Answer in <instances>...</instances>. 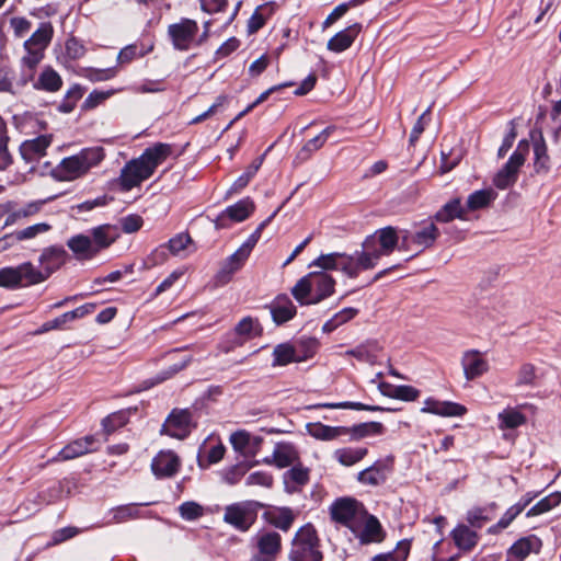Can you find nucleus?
Segmentation results:
<instances>
[{
	"label": "nucleus",
	"instance_id": "f257e3e1",
	"mask_svg": "<svg viewBox=\"0 0 561 561\" xmlns=\"http://www.w3.org/2000/svg\"><path fill=\"white\" fill-rule=\"evenodd\" d=\"M288 558L290 561L323 560V553L320 551V539L313 525L306 524L297 530L291 541Z\"/></svg>",
	"mask_w": 561,
	"mask_h": 561
},
{
	"label": "nucleus",
	"instance_id": "f03ea898",
	"mask_svg": "<svg viewBox=\"0 0 561 561\" xmlns=\"http://www.w3.org/2000/svg\"><path fill=\"white\" fill-rule=\"evenodd\" d=\"M69 259L68 252L62 245H50L45 248L39 255L38 262L42 270H37L31 262H28L30 276H33L36 284L43 283L48 279L56 271L66 264Z\"/></svg>",
	"mask_w": 561,
	"mask_h": 561
},
{
	"label": "nucleus",
	"instance_id": "7ed1b4c3",
	"mask_svg": "<svg viewBox=\"0 0 561 561\" xmlns=\"http://www.w3.org/2000/svg\"><path fill=\"white\" fill-rule=\"evenodd\" d=\"M196 427L188 409L174 408L165 419L160 433L176 439H185Z\"/></svg>",
	"mask_w": 561,
	"mask_h": 561
},
{
	"label": "nucleus",
	"instance_id": "20e7f679",
	"mask_svg": "<svg viewBox=\"0 0 561 561\" xmlns=\"http://www.w3.org/2000/svg\"><path fill=\"white\" fill-rule=\"evenodd\" d=\"M198 30V24L195 20L182 18L180 22L168 26V36L175 50L186 51L195 42Z\"/></svg>",
	"mask_w": 561,
	"mask_h": 561
},
{
	"label": "nucleus",
	"instance_id": "39448f33",
	"mask_svg": "<svg viewBox=\"0 0 561 561\" xmlns=\"http://www.w3.org/2000/svg\"><path fill=\"white\" fill-rule=\"evenodd\" d=\"M399 241L400 236L398 234V229L392 226H387L367 236L363 242V248L367 250L377 248L381 256L390 255L397 249Z\"/></svg>",
	"mask_w": 561,
	"mask_h": 561
},
{
	"label": "nucleus",
	"instance_id": "423d86ee",
	"mask_svg": "<svg viewBox=\"0 0 561 561\" xmlns=\"http://www.w3.org/2000/svg\"><path fill=\"white\" fill-rule=\"evenodd\" d=\"M255 210V204L252 198L245 197L236 204L228 206L214 220L217 230L230 227L229 221L241 222L248 219Z\"/></svg>",
	"mask_w": 561,
	"mask_h": 561
},
{
	"label": "nucleus",
	"instance_id": "0eeeda50",
	"mask_svg": "<svg viewBox=\"0 0 561 561\" xmlns=\"http://www.w3.org/2000/svg\"><path fill=\"white\" fill-rule=\"evenodd\" d=\"M252 503H234L225 508L224 522L240 531H247L256 519V511Z\"/></svg>",
	"mask_w": 561,
	"mask_h": 561
},
{
	"label": "nucleus",
	"instance_id": "6e6552de",
	"mask_svg": "<svg viewBox=\"0 0 561 561\" xmlns=\"http://www.w3.org/2000/svg\"><path fill=\"white\" fill-rule=\"evenodd\" d=\"M28 262L21 263L18 266H5L0 268V287L14 290L22 287L35 285L30 276Z\"/></svg>",
	"mask_w": 561,
	"mask_h": 561
},
{
	"label": "nucleus",
	"instance_id": "1a4fd4ad",
	"mask_svg": "<svg viewBox=\"0 0 561 561\" xmlns=\"http://www.w3.org/2000/svg\"><path fill=\"white\" fill-rule=\"evenodd\" d=\"M173 153V146L164 142H156L147 147L137 159L151 176L156 169Z\"/></svg>",
	"mask_w": 561,
	"mask_h": 561
},
{
	"label": "nucleus",
	"instance_id": "9d476101",
	"mask_svg": "<svg viewBox=\"0 0 561 561\" xmlns=\"http://www.w3.org/2000/svg\"><path fill=\"white\" fill-rule=\"evenodd\" d=\"M181 461L172 450L160 451L151 461V471L158 479L172 478L180 470Z\"/></svg>",
	"mask_w": 561,
	"mask_h": 561
},
{
	"label": "nucleus",
	"instance_id": "9b49d317",
	"mask_svg": "<svg viewBox=\"0 0 561 561\" xmlns=\"http://www.w3.org/2000/svg\"><path fill=\"white\" fill-rule=\"evenodd\" d=\"M150 178L149 173L146 172L140 161L131 159L121 170L119 185L123 192H128L131 188L141 184V182Z\"/></svg>",
	"mask_w": 561,
	"mask_h": 561
},
{
	"label": "nucleus",
	"instance_id": "f8f14e48",
	"mask_svg": "<svg viewBox=\"0 0 561 561\" xmlns=\"http://www.w3.org/2000/svg\"><path fill=\"white\" fill-rule=\"evenodd\" d=\"M256 547L260 556L254 557L255 561H274L282 549V538L276 531H266L256 537Z\"/></svg>",
	"mask_w": 561,
	"mask_h": 561
},
{
	"label": "nucleus",
	"instance_id": "ddd939ff",
	"mask_svg": "<svg viewBox=\"0 0 561 561\" xmlns=\"http://www.w3.org/2000/svg\"><path fill=\"white\" fill-rule=\"evenodd\" d=\"M96 443L98 440L93 435H87L82 438L75 439L60 449L55 460L66 461L83 456L88 453H93L98 449Z\"/></svg>",
	"mask_w": 561,
	"mask_h": 561
},
{
	"label": "nucleus",
	"instance_id": "4468645a",
	"mask_svg": "<svg viewBox=\"0 0 561 561\" xmlns=\"http://www.w3.org/2000/svg\"><path fill=\"white\" fill-rule=\"evenodd\" d=\"M359 505L362 504L353 497L336 499L330 506L332 520L348 526L355 518Z\"/></svg>",
	"mask_w": 561,
	"mask_h": 561
},
{
	"label": "nucleus",
	"instance_id": "2eb2a0df",
	"mask_svg": "<svg viewBox=\"0 0 561 561\" xmlns=\"http://www.w3.org/2000/svg\"><path fill=\"white\" fill-rule=\"evenodd\" d=\"M312 296L309 298L310 304H319L334 293L335 279L325 272H310Z\"/></svg>",
	"mask_w": 561,
	"mask_h": 561
},
{
	"label": "nucleus",
	"instance_id": "dca6fc26",
	"mask_svg": "<svg viewBox=\"0 0 561 561\" xmlns=\"http://www.w3.org/2000/svg\"><path fill=\"white\" fill-rule=\"evenodd\" d=\"M463 374L467 380H474L489 370V364L478 350L466 351L461 358Z\"/></svg>",
	"mask_w": 561,
	"mask_h": 561
},
{
	"label": "nucleus",
	"instance_id": "f3484780",
	"mask_svg": "<svg viewBox=\"0 0 561 561\" xmlns=\"http://www.w3.org/2000/svg\"><path fill=\"white\" fill-rule=\"evenodd\" d=\"M83 164L77 154L64 158L60 163L51 170V176L57 181H73L85 174Z\"/></svg>",
	"mask_w": 561,
	"mask_h": 561
},
{
	"label": "nucleus",
	"instance_id": "a211bd4d",
	"mask_svg": "<svg viewBox=\"0 0 561 561\" xmlns=\"http://www.w3.org/2000/svg\"><path fill=\"white\" fill-rule=\"evenodd\" d=\"M51 140V135H39L34 139L23 141L19 149L22 159L28 163L45 156Z\"/></svg>",
	"mask_w": 561,
	"mask_h": 561
},
{
	"label": "nucleus",
	"instance_id": "6ab92c4d",
	"mask_svg": "<svg viewBox=\"0 0 561 561\" xmlns=\"http://www.w3.org/2000/svg\"><path fill=\"white\" fill-rule=\"evenodd\" d=\"M268 308L276 325L290 321L297 313L296 306L286 294L276 296Z\"/></svg>",
	"mask_w": 561,
	"mask_h": 561
},
{
	"label": "nucleus",
	"instance_id": "aec40b11",
	"mask_svg": "<svg viewBox=\"0 0 561 561\" xmlns=\"http://www.w3.org/2000/svg\"><path fill=\"white\" fill-rule=\"evenodd\" d=\"M362 24L354 23L346 28L337 32L333 37H331L327 44V48L333 53H342L348 49L358 34L362 32Z\"/></svg>",
	"mask_w": 561,
	"mask_h": 561
},
{
	"label": "nucleus",
	"instance_id": "412c9836",
	"mask_svg": "<svg viewBox=\"0 0 561 561\" xmlns=\"http://www.w3.org/2000/svg\"><path fill=\"white\" fill-rule=\"evenodd\" d=\"M247 262V259L241 255L238 251L229 255L220 265V268L215 275V284L216 286H224L228 284L231 279L234 273L240 271L244 263Z\"/></svg>",
	"mask_w": 561,
	"mask_h": 561
},
{
	"label": "nucleus",
	"instance_id": "4be33fe9",
	"mask_svg": "<svg viewBox=\"0 0 561 561\" xmlns=\"http://www.w3.org/2000/svg\"><path fill=\"white\" fill-rule=\"evenodd\" d=\"M352 530L358 538L360 545L379 543L386 538V531L378 518L374 515H368L363 529L358 534L354 528H352Z\"/></svg>",
	"mask_w": 561,
	"mask_h": 561
},
{
	"label": "nucleus",
	"instance_id": "5701e85b",
	"mask_svg": "<svg viewBox=\"0 0 561 561\" xmlns=\"http://www.w3.org/2000/svg\"><path fill=\"white\" fill-rule=\"evenodd\" d=\"M455 546L463 552L471 551L479 542V534L466 524H458L450 533Z\"/></svg>",
	"mask_w": 561,
	"mask_h": 561
},
{
	"label": "nucleus",
	"instance_id": "b1692460",
	"mask_svg": "<svg viewBox=\"0 0 561 561\" xmlns=\"http://www.w3.org/2000/svg\"><path fill=\"white\" fill-rule=\"evenodd\" d=\"M542 547V541L536 535H529L516 540L508 549V556L518 559L519 561L527 558L531 552L539 553Z\"/></svg>",
	"mask_w": 561,
	"mask_h": 561
},
{
	"label": "nucleus",
	"instance_id": "393cba45",
	"mask_svg": "<svg viewBox=\"0 0 561 561\" xmlns=\"http://www.w3.org/2000/svg\"><path fill=\"white\" fill-rule=\"evenodd\" d=\"M299 459L296 448L289 443H278L272 457H266L263 462L266 465L275 463L278 468H286Z\"/></svg>",
	"mask_w": 561,
	"mask_h": 561
},
{
	"label": "nucleus",
	"instance_id": "a878e982",
	"mask_svg": "<svg viewBox=\"0 0 561 561\" xmlns=\"http://www.w3.org/2000/svg\"><path fill=\"white\" fill-rule=\"evenodd\" d=\"M263 518L272 526L287 531L290 529L295 515L289 507H274L263 513Z\"/></svg>",
	"mask_w": 561,
	"mask_h": 561
},
{
	"label": "nucleus",
	"instance_id": "bb28decb",
	"mask_svg": "<svg viewBox=\"0 0 561 561\" xmlns=\"http://www.w3.org/2000/svg\"><path fill=\"white\" fill-rule=\"evenodd\" d=\"M67 247L73 252L79 261H89L96 256L91 243L90 236L76 234L67 241Z\"/></svg>",
	"mask_w": 561,
	"mask_h": 561
},
{
	"label": "nucleus",
	"instance_id": "cd10ccee",
	"mask_svg": "<svg viewBox=\"0 0 561 561\" xmlns=\"http://www.w3.org/2000/svg\"><path fill=\"white\" fill-rule=\"evenodd\" d=\"M434 218L438 222H450L456 218L463 220L467 218V210L461 204V198L454 197L440 207Z\"/></svg>",
	"mask_w": 561,
	"mask_h": 561
},
{
	"label": "nucleus",
	"instance_id": "c85d7f7f",
	"mask_svg": "<svg viewBox=\"0 0 561 561\" xmlns=\"http://www.w3.org/2000/svg\"><path fill=\"white\" fill-rule=\"evenodd\" d=\"M54 27L50 22L41 23L39 27L24 42V48L27 51L37 47L39 51L44 50L51 42Z\"/></svg>",
	"mask_w": 561,
	"mask_h": 561
},
{
	"label": "nucleus",
	"instance_id": "c756f323",
	"mask_svg": "<svg viewBox=\"0 0 561 561\" xmlns=\"http://www.w3.org/2000/svg\"><path fill=\"white\" fill-rule=\"evenodd\" d=\"M275 8V1H268L259 5L248 20V33H257L266 24V20L274 14Z\"/></svg>",
	"mask_w": 561,
	"mask_h": 561
},
{
	"label": "nucleus",
	"instance_id": "7c9ffc66",
	"mask_svg": "<svg viewBox=\"0 0 561 561\" xmlns=\"http://www.w3.org/2000/svg\"><path fill=\"white\" fill-rule=\"evenodd\" d=\"M112 232L114 228L111 225H101L91 229V243L96 255L115 242L116 234Z\"/></svg>",
	"mask_w": 561,
	"mask_h": 561
},
{
	"label": "nucleus",
	"instance_id": "2f4dec72",
	"mask_svg": "<svg viewBox=\"0 0 561 561\" xmlns=\"http://www.w3.org/2000/svg\"><path fill=\"white\" fill-rule=\"evenodd\" d=\"M438 237H439V230L433 222H431V224L424 226L423 228H421L420 230H417L415 233H413L411 236V241H412V243H414L419 247H422V249L417 253L405 259L404 262H409L414 256H416L420 252H422L424 249L431 248L435 243V241L437 240Z\"/></svg>",
	"mask_w": 561,
	"mask_h": 561
},
{
	"label": "nucleus",
	"instance_id": "473e14b6",
	"mask_svg": "<svg viewBox=\"0 0 561 561\" xmlns=\"http://www.w3.org/2000/svg\"><path fill=\"white\" fill-rule=\"evenodd\" d=\"M62 87V79L59 73L50 66H46L39 73L38 79L34 82L33 88L35 90H42L47 92H57Z\"/></svg>",
	"mask_w": 561,
	"mask_h": 561
},
{
	"label": "nucleus",
	"instance_id": "72a5a7b5",
	"mask_svg": "<svg viewBox=\"0 0 561 561\" xmlns=\"http://www.w3.org/2000/svg\"><path fill=\"white\" fill-rule=\"evenodd\" d=\"M306 430L310 436L320 440H332L341 435H346L345 426H329L320 422L308 423Z\"/></svg>",
	"mask_w": 561,
	"mask_h": 561
},
{
	"label": "nucleus",
	"instance_id": "f704fd0d",
	"mask_svg": "<svg viewBox=\"0 0 561 561\" xmlns=\"http://www.w3.org/2000/svg\"><path fill=\"white\" fill-rule=\"evenodd\" d=\"M346 435L351 436V440H359L370 435H382L386 432V427L380 422H365L355 424L351 427L345 426Z\"/></svg>",
	"mask_w": 561,
	"mask_h": 561
},
{
	"label": "nucleus",
	"instance_id": "c9c22d12",
	"mask_svg": "<svg viewBox=\"0 0 561 561\" xmlns=\"http://www.w3.org/2000/svg\"><path fill=\"white\" fill-rule=\"evenodd\" d=\"M308 409H350V410L370 411V412L394 411V409H391V408H383L380 405H371V404H365L362 402H352V401H344V402H336V403H333V402L317 403V404L308 407Z\"/></svg>",
	"mask_w": 561,
	"mask_h": 561
},
{
	"label": "nucleus",
	"instance_id": "e433bc0d",
	"mask_svg": "<svg viewBox=\"0 0 561 561\" xmlns=\"http://www.w3.org/2000/svg\"><path fill=\"white\" fill-rule=\"evenodd\" d=\"M497 194L492 188L478 190L468 196L466 210L476 211L486 208L496 198Z\"/></svg>",
	"mask_w": 561,
	"mask_h": 561
},
{
	"label": "nucleus",
	"instance_id": "4c0bfd02",
	"mask_svg": "<svg viewBox=\"0 0 561 561\" xmlns=\"http://www.w3.org/2000/svg\"><path fill=\"white\" fill-rule=\"evenodd\" d=\"M298 362H305L316 355L320 343L313 336H301L293 342Z\"/></svg>",
	"mask_w": 561,
	"mask_h": 561
},
{
	"label": "nucleus",
	"instance_id": "58836bf2",
	"mask_svg": "<svg viewBox=\"0 0 561 561\" xmlns=\"http://www.w3.org/2000/svg\"><path fill=\"white\" fill-rule=\"evenodd\" d=\"M280 207L275 209L271 216H268L265 220H263L256 229L249 236V238L241 244V247L237 250L241 255H243L247 260L249 259L253 248L256 245L261 238V233L264 228L276 217Z\"/></svg>",
	"mask_w": 561,
	"mask_h": 561
},
{
	"label": "nucleus",
	"instance_id": "ea45409f",
	"mask_svg": "<svg viewBox=\"0 0 561 561\" xmlns=\"http://www.w3.org/2000/svg\"><path fill=\"white\" fill-rule=\"evenodd\" d=\"M293 343L277 344L273 350L272 366H286L290 363H299Z\"/></svg>",
	"mask_w": 561,
	"mask_h": 561
},
{
	"label": "nucleus",
	"instance_id": "a19ab883",
	"mask_svg": "<svg viewBox=\"0 0 561 561\" xmlns=\"http://www.w3.org/2000/svg\"><path fill=\"white\" fill-rule=\"evenodd\" d=\"M266 153H263L262 156L255 158L251 164L247 168V170L233 182L230 190L228 191L229 194L231 193H238L244 187L248 186L252 178L256 174V172L260 170L264 158Z\"/></svg>",
	"mask_w": 561,
	"mask_h": 561
},
{
	"label": "nucleus",
	"instance_id": "79ce46f5",
	"mask_svg": "<svg viewBox=\"0 0 561 561\" xmlns=\"http://www.w3.org/2000/svg\"><path fill=\"white\" fill-rule=\"evenodd\" d=\"M387 477L383 473V466L380 461H376L370 467L358 472L357 480L363 484L379 485L386 481Z\"/></svg>",
	"mask_w": 561,
	"mask_h": 561
},
{
	"label": "nucleus",
	"instance_id": "37998d69",
	"mask_svg": "<svg viewBox=\"0 0 561 561\" xmlns=\"http://www.w3.org/2000/svg\"><path fill=\"white\" fill-rule=\"evenodd\" d=\"M411 550V540H400L396 549L386 553H378L370 561H407Z\"/></svg>",
	"mask_w": 561,
	"mask_h": 561
},
{
	"label": "nucleus",
	"instance_id": "c03bdc74",
	"mask_svg": "<svg viewBox=\"0 0 561 561\" xmlns=\"http://www.w3.org/2000/svg\"><path fill=\"white\" fill-rule=\"evenodd\" d=\"M368 454V449L365 447L352 448L345 447L334 451L336 460L345 466L350 467L360 461Z\"/></svg>",
	"mask_w": 561,
	"mask_h": 561
},
{
	"label": "nucleus",
	"instance_id": "a18cd8bd",
	"mask_svg": "<svg viewBox=\"0 0 561 561\" xmlns=\"http://www.w3.org/2000/svg\"><path fill=\"white\" fill-rule=\"evenodd\" d=\"M534 154L535 161L534 167L537 173L540 171L547 172L550 168L547 145L541 133H539L538 139H534Z\"/></svg>",
	"mask_w": 561,
	"mask_h": 561
},
{
	"label": "nucleus",
	"instance_id": "49530a36",
	"mask_svg": "<svg viewBox=\"0 0 561 561\" xmlns=\"http://www.w3.org/2000/svg\"><path fill=\"white\" fill-rule=\"evenodd\" d=\"M561 503V492L556 491L550 493L549 495L542 497L538 501L534 506H531L527 512V517L538 516L545 514Z\"/></svg>",
	"mask_w": 561,
	"mask_h": 561
},
{
	"label": "nucleus",
	"instance_id": "de8ad7c7",
	"mask_svg": "<svg viewBox=\"0 0 561 561\" xmlns=\"http://www.w3.org/2000/svg\"><path fill=\"white\" fill-rule=\"evenodd\" d=\"M289 481L295 484L302 486L309 481V469L304 468L301 465L294 466L284 473V483L287 492L291 493L296 491L295 488H290Z\"/></svg>",
	"mask_w": 561,
	"mask_h": 561
},
{
	"label": "nucleus",
	"instance_id": "09e8293b",
	"mask_svg": "<svg viewBox=\"0 0 561 561\" xmlns=\"http://www.w3.org/2000/svg\"><path fill=\"white\" fill-rule=\"evenodd\" d=\"M518 174L519 171L505 163L494 175L493 184L499 190H506L517 182Z\"/></svg>",
	"mask_w": 561,
	"mask_h": 561
},
{
	"label": "nucleus",
	"instance_id": "8fccbe9b",
	"mask_svg": "<svg viewBox=\"0 0 561 561\" xmlns=\"http://www.w3.org/2000/svg\"><path fill=\"white\" fill-rule=\"evenodd\" d=\"M295 83L289 81V82H284V83H280V84H276V85H273L271 87L270 89H267L266 91L262 92L257 99L255 101H253L251 104H249L243 111H241L230 123L229 125L227 126V128H229L234 122H237L238 119L242 118L243 116H245L247 114H249L251 111H253L256 106H259L260 104H262L263 102H265L268 96L284 88H287V87H291L294 85Z\"/></svg>",
	"mask_w": 561,
	"mask_h": 561
},
{
	"label": "nucleus",
	"instance_id": "3c124183",
	"mask_svg": "<svg viewBox=\"0 0 561 561\" xmlns=\"http://www.w3.org/2000/svg\"><path fill=\"white\" fill-rule=\"evenodd\" d=\"M311 276L309 273L301 277L296 285L291 288L293 297L301 305H311L309 298L313 295L311 287Z\"/></svg>",
	"mask_w": 561,
	"mask_h": 561
},
{
	"label": "nucleus",
	"instance_id": "603ef678",
	"mask_svg": "<svg viewBox=\"0 0 561 561\" xmlns=\"http://www.w3.org/2000/svg\"><path fill=\"white\" fill-rule=\"evenodd\" d=\"M84 88L80 84H73L66 93L62 102L57 106V111L64 114L71 113L77 102L83 96Z\"/></svg>",
	"mask_w": 561,
	"mask_h": 561
},
{
	"label": "nucleus",
	"instance_id": "864d4df0",
	"mask_svg": "<svg viewBox=\"0 0 561 561\" xmlns=\"http://www.w3.org/2000/svg\"><path fill=\"white\" fill-rule=\"evenodd\" d=\"M77 156L79 157L81 164H83L85 172H88L104 159L105 153L102 147H91L82 149L77 153Z\"/></svg>",
	"mask_w": 561,
	"mask_h": 561
},
{
	"label": "nucleus",
	"instance_id": "5fc2aeb1",
	"mask_svg": "<svg viewBox=\"0 0 561 561\" xmlns=\"http://www.w3.org/2000/svg\"><path fill=\"white\" fill-rule=\"evenodd\" d=\"M262 327L257 319L250 316L241 319L234 327V334L239 336L250 337L253 335H261Z\"/></svg>",
	"mask_w": 561,
	"mask_h": 561
},
{
	"label": "nucleus",
	"instance_id": "6e6d98bb",
	"mask_svg": "<svg viewBox=\"0 0 561 561\" xmlns=\"http://www.w3.org/2000/svg\"><path fill=\"white\" fill-rule=\"evenodd\" d=\"M130 412L127 410H121L107 415L102 421L103 430L106 434L115 432L117 428L124 426L129 420Z\"/></svg>",
	"mask_w": 561,
	"mask_h": 561
},
{
	"label": "nucleus",
	"instance_id": "4d7b16f0",
	"mask_svg": "<svg viewBox=\"0 0 561 561\" xmlns=\"http://www.w3.org/2000/svg\"><path fill=\"white\" fill-rule=\"evenodd\" d=\"M499 419L501 421L502 428L514 430L526 423V416L514 409H508L500 413Z\"/></svg>",
	"mask_w": 561,
	"mask_h": 561
},
{
	"label": "nucleus",
	"instance_id": "13d9d810",
	"mask_svg": "<svg viewBox=\"0 0 561 561\" xmlns=\"http://www.w3.org/2000/svg\"><path fill=\"white\" fill-rule=\"evenodd\" d=\"M343 254L340 252L321 254L309 266H318L323 270L322 272L339 270Z\"/></svg>",
	"mask_w": 561,
	"mask_h": 561
},
{
	"label": "nucleus",
	"instance_id": "bf43d9fd",
	"mask_svg": "<svg viewBox=\"0 0 561 561\" xmlns=\"http://www.w3.org/2000/svg\"><path fill=\"white\" fill-rule=\"evenodd\" d=\"M333 127L324 128L319 135L308 140L305 146L301 148L299 154L302 158H308L312 152L320 149L324 142L327 141L329 135L331 134Z\"/></svg>",
	"mask_w": 561,
	"mask_h": 561
},
{
	"label": "nucleus",
	"instance_id": "052dcab7",
	"mask_svg": "<svg viewBox=\"0 0 561 561\" xmlns=\"http://www.w3.org/2000/svg\"><path fill=\"white\" fill-rule=\"evenodd\" d=\"M488 508L476 506L469 510L466 514V520L470 528L480 529L491 518L488 516Z\"/></svg>",
	"mask_w": 561,
	"mask_h": 561
},
{
	"label": "nucleus",
	"instance_id": "680f3d73",
	"mask_svg": "<svg viewBox=\"0 0 561 561\" xmlns=\"http://www.w3.org/2000/svg\"><path fill=\"white\" fill-rule=\"evenodd\" d=\"M356 263L359 270H370L376 266L377 261L381 257L378 253L377 248H373L370 250L364 249V251L356 252Z\"/></svg>",
	"mask_w": 561,
	"mask_h": 561
},
{
	"label": "nucleus",
	"instance_id": "e2e57ef3",
	"mask_svg": "<svg viewBox=\"0 0 561 561\" xmlns=\"http://www.w3.org/2000/svg\"><path fill=\"white\" fill-rule=\"evenodd\" d=\"M84 78L89 79L91 82L105 81L114 78L116 76V68H105V69H95V68H84L82 69V73Z\"/></svg>",
	"mask_w": 561,
	"mask_h": 561
},
{
	"label": "nucleus",
	"instance_id": "0e129e2a",
	"mask_svg": "<svg viewBox=\"0 0 561 561\" xmlns=\"http://www.w3.org/2000/svg\"><path fill=\"white\" fill-rule=\"evenodd\" d=\"M50 228H51V226L46 222L35 224V225L26 227L22 230L14 231L15 239H18L19 242L23 241V240L33 239L36 236H38L39 233L50 230Z\"/></svg>",
	"mask_w": 561,
	"mask_h": 561
},
{
	"label": "nucleus",
	"instance_id": "69168bd1",
	"mask_svg": "<svg viewBox=\"0 0 561 561\" xmlns=\"http://www.w3.org/2000/svg\"><path fill=\"white\" fill-rule=\"evenodd\" d=\"M536 378L535 365L525 363L518 370L516 386H535Z\"/></svg>",
	"mask_w": 561,
	"mask_h": 561
},
{
	"label": "nucleus",
	"instance_id": "338daca9",
	"mask_svg": "<svg viewBox=\"0 0 561 561\" xmlns=\"http://www.w3.org/2000/svg\"><path fill=\"white\" fill-rule=\"evenodd\" d=\"M179 512L181 517L186 520H195L204 514L202 505L193 501L182 503L179 507Z\"/></svg>",
	"mask_w": 561,
	"mask_h": 561
},
{
	"label": "nucleus",
	"instance_id": "774afa93",
	"mask_svg": "<svg viewBox=\"0 0 561 561\" xmlns=\"http://www.w3.org/2000/svg\"><path fill=\"white\" fill-rule=\"evenodd\" d=\"M439 416H462L467 413V408L460 403L453 401H440L439 402Z\"/></svg>",
	"mask_w": 561,
	"mask_h": 561
}]
</instances>
